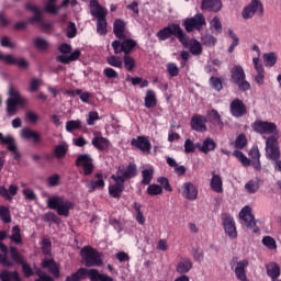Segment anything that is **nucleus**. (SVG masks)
Returning a JSON list of instances; mask_svg holds the SVG:
<instances>
[{"instance_id": "f3484780", "label": "nucleus", "mask_w": 281, "mask_h": 281, "mask_svg": "<svg viewBox=\"0 0 281 281\" xmlns=\"http://www.w3.org/2000/svg\"><path fill=\"white\" fill-rule=\"evenodd\" d=\"M131 146L138 148V150H140V153H145V155H150V150L153 149V145L146 136H138L137 138H133L131 140Z\"/></svg>"}, {"instance_id": "052dcab7", "label": "nucleus", "mask_w": 281, "mask_h": 281, "mask_svg": "<svg viewBox=\"0 0 281 281\" xmlns=\"http://www.w3.org/2000/svg\"><path fill=\"white\" fill-rule=\"evenodd\" d=\"M262 245L268 249H278V245L276 244V239L271 236H265L262 238Z\"/></svg>"}, {"instance_id": "2eb2a0df", "label": "nucleus", "mask_w": 281, "mask_h": 281, "mask_svg": "<svg viewBox=\"0 0 281 281\" xmlns=\"http://www.w3.org/2000/svg\"><path fill=\"white\" fill-rule=\"evenodd\" d=\"M25 8L26 10H29V12H33L34 14V16L29 19V23H40L42 27H44V30L52 29V24L45 23V21H43V11H41V9L37 5L32 3H26Z\"/></svg>"}, {"instance_id": "13d9d810", "label": "nucleus", "mask_w": 281, "mask_h": 281, "mask_svg": "<svg viewBox=\"0 0 281 281\" xmlns=\"http://www.w3.org/2000/svg\"><path fill=\"white\" fill-rule=\"evenodd\" d=\"M210 85L215 91H223V81L218 77H211Z\"/></svg>"}, {"instance_id": "72a5a7b5", "label": "nucleus", "mask_w": 281, "mask_h": 281, "mask_svg": "<svg viewBox=\"0 0 281 281\" xmlns=\"http://www.w3.org/2000/svg\"><path fill=\"white\" fill-rule=\"evenodd\" d=\"M91 144L94 148H97V150H108L109 146H111L109 138L103 136H95L92 138Z\"/></svg>"}, {"instance_id": "f704fd0d", "label": "nucleus", "mask_w": 281, "mask_h": 281, "mask_svg": "<svg viewBox=\"0 0 281 281\" xmlns=\"http://www.w3.org/2000/svg\"><path fill=\"white\" fill-rule=\"evenodd\" d=\"M80 56H82V52H80V49H76L75 52H72L70 54V56H66V55L57 56V60H58V63H61L63 65H69L70 63L78 60V58H80Z\"/></svg>"}, {"instance_id": "6e6552de", "label": "nucleus", "mask_w": 281, "mask_h": 281, "mask_svg": "<svg viewBox=\"0 0 281 281\" xmlns=\"http://www.w3.org/2000/svg\"><path fill=\"white\" fill-rule=\"evenodd\" d=\"M247 76L245 75V69H243V66H233L231 69V80L234 82V85H237L239 91H249L251 89V83L245 80Z\"/></svg>"}, {"instance_id": "6ab92c4d", "label": "nucleus", "mask_w": 281, "mask_h": 281, "mask_svg": "<svg viewBox=\"0 0 281 281\" xmlns=\"http://www.w3.org/2000/svg\"><path fill=\"white\" fill-rule=\"evenodd\" d=\"M104 186H106L104 175L102 172H98L86 187L88 188V192H95V190H104Z\"/></svg>"}, {"instance_id": "4be33fe9", "label": "nucleus", "mask_w": 281, "mask_h": 281, "mask_svg": "<svg viewBox=\"0 0 281 281\" xmlns=\"http://www.w3.org/2000/svg\"><path fill=\"white\" fill-rule=\"evenodd\" d=\"M89 8L90 14L91 16H94V19H106V11L98 0H91Z\"/></svg>"}, {"instance_id": "b1692460", "label": "nucleus", "mask_w": 281, "mask_h": 281, "mask_svg": "<svg viewBox=\"0 0 281 281\" xmlns=\"http://www.w3.org/2000/svg\"><path fill=\"white\" fill-rule=\"evenodd\" d=\"M21 137L22 139H26L30 142V139H33V144H41L43 138L41 137V133L30 128V127H24L21 131Z\"/></svg>"}, {"instance_id": "4468645a", "label": "nucleus", "mask_w": 281, "mask_h": 281, "mask_svg": "<svg viewBox=\"0 0 281 281\" xmlns=\"http://www.w3.org/2000/svg\"><path fill=\"white\" fill-rule=\"evenodd\" d=\"M221 220L226 236L237 238L238 232H236V222L234 221V217L228 213H222Z\"/></svg>"}, {"instance_id": "37998d69", "label": "nucleus", "mask_w": 281, "mask_h": 281, "mask_svg": "<svg viewBox=\"0 0 281 281\" xmlns=\"http://www.w3.org/2000/svg\"><path fill=\"white\" fill-rule=\"evenodd\" d=\"M0 221L8 225V223H12V215L10 214V209L8 206H0Z\"/></svg>"}, {"instance_id": "39448f33", "label": "nucleus", "mask_w": 281, "mask_h": 281, "mask_svg": "<svg viewBox=\"0 0 281 281\" xmlns=\"http://www.w3.org/2000/svg\"><path fill=\"white\" fill-rule=\"evenodd\" d=\"M9 95L10 98L7 99V113L10 117L12 115H16V108L18 106H27V99L21 95V92L14 88V86H9Z\"/></svg>"}, {"instance_id": "bf43d9fd", "label": "nucleus", "mask_w": 281, "mask_h": 281, "mask_svg": "<svg viewBox=\"0 0 281 281\" xmlns=\"http://www.w3.org/2000/svg\"><path fill=\"white\" fill-rule=\"evenodd\" d=\"M190 53L193 54V56H201V54H203V47L199 41L195 40L190 46Z\"/></svg>"}, {"instance_id": "774afa93", "label": "nucleus", "mask_w": 281, "mask_h": 281, "mask_svg": "<svg viewBox=\"0 0 281 281\" xmlns=\"http://www.w3.org/2000/svg\"><path fill=\"white\" fill-rule=\"evenodd\" d=\"M44 221L45 223H58L60 218L58 217V215H56V213L48 212L44 214Z\"/></svg>"}, {"instance_id": "a878e982", "label": "nucleus", "mask_w": 281, "mask_h": 281, "mask_svg": "<svg viewBox=\"0 0 281 281\" xmlns=\"http://www.w3.org/2000/svg\"><path fill=\"white\" fill-rule=\"evenodd\" d=\"M182 196L188 199V201H196V196H199V190L192 182H186L183 184Z\"/></svg>"}, {"instance_id": "a18cd8bd", "label": "nucleus", "mask_w": 281, "mask_h": 281, "mask_svg": "<svg viewBox=\"0 0 281 281\" xmlns=\"http://www.w3.org/2000/svg\"><path fill=\"white\" fill-rule=\"evenodd\" d=\"M153 177H155L154 169H144L142 171V183L143 186H150V181H153Z\"/></svg>"}, {"instance_id": "412c9836", "label": "nucleus", "mask_w": 281, "mask_h": 281, "mask_svg": "<svg viewBox=\"0 0 281 281\" xmlns=\"http://www.w3.org/2000/svg\"><path fill=\"white\" fill-rule=\"evenodd\" d=\"M0 60H4L7 65H16L21 69H27L30 67V64L24 58H14L12 55H3L1 52Z\"/></svg>"}, {"instance_id": "393cba45", "label": "nucleus", "mask_w": 281, "mask_h": 281, "mask_svg": "<svg viewBox=\"0 0 281 281\" xmlns=\"http://www.w3.org/2000/svg\"><path fill=\"white\" fill-rule=\"evenodd\" d=\"M126 22L122 19H116L113 23V34L119 38V41H124L126 38Z\"/></svg>"}, {"instance_id": "c03bdc74", "label": "nucleus", "mask_w": 281, "mask_h": 281, "mask_svg": "<svg viewBox=\"0 0 281 281\" xmlns=\"http://www.w3.org/2000/svg\"><path fill=\"white\" fill-rule=\"evenodd\" d=\"M276 63H278V56H276V53L263 54V64L266 67H274Z\"/></svg>"}, {"instance_id": "aec40b11", "label": "nucleus", "mask_w": 281, "mask_h": 281, "mask_svg": "<svg viewBox=\"0 0 281 281\" xmlns=\"http://www.w3.org/2000/svg\"><path fill=\"white\" fill-rule=\"evenodd\" d=\"M207 119L203 115L195 114L191 119V128L198 133H205L207 131Z\"/></svg>"}, {"instance_id": "0e129e2a", "label": "nucleus", "mask_w": 281, "mask_h": 281, "mask_svg": "<svg viewBox=\"0 0 281 281\" xmlns=\"http://www.w3.org/2000/svg\"><path fill=\"white\" fill-rule=\"evenodd\" d=\"M20 265L22 266V272L24 278H32V276H34V270H32L30 263L22 261V263Z\"/></svg>"}, {"instance_id": "cd10ccee", "label": "nucleus", "mask_w": 281, "mask_h": 281, "mask_svg": "<svg viewBox=\"0 0 281 281\" xmlns=\"http://www.w3.org/2000/svg\"><path fill=\"white\" fill-rule=\"evenodd\" d=\"M42 269H48L54 278H60V267L54 259H44L42 261Z\"/></svg>"}, {"instance_id": "0eeeda50", "label": "nucleus", "mask_w": 281, "mask_h": 281, "mask_svg": "<svg viewBox=\"0 0 281 281\" xmlns=\"http://www.w3.org/2000/svg\"><path fill=\"white\" fill-rule=\"evenodd\" d=\"M251 128L259 135H270L268 137H276L277 142L280 139V131L278 130V125L273 122L255 121L251 124Z\"/></svg>"}, {"instance_id": "7ed1b4c3", "label": "nucleus", "mask_w": 281, "mask_h": 281, "mask_svg": "<svg viewBox=\"0 0 281 281\" xmlns=\"http://www.w3.org/2000/svg\"><path fill=\"white\" fill-rule=\"evenodd\" d=\"M263 139H266V159L274 161V170L281 172V151L278 138L276 136H272L263 137Z\"/></svg>"}, {"instance_id": "79ce46f5", "label": "nucleus", "mask_w": 281, "mask_h": 281, "mask_svg": "<svg viewBox=\"0 0 281 281\" xmlns=\"http://www.w3.org/2000/svg\"><path fill=\"white\" fill-rule=\"evenodd\" d=\"M82 128V121L80 120H70L66 122L67 133H74V131H80Z\"/></svg>"}, {"instance_id": "6e6d98bb", "label": "nucleus", "mask_w": 281, "mask_h": 281, "mask_svg": "<svg viewBox=\"0 0 281 281\" xmlns=\"http://www.w3.org/2000/svg\"><path fill=\"white\" fill-rule=\"evenodd\" d=\"M147 194L149 196H159V194H164V189L159 184H149L147 188Z\"/></svg>"}, {"instance_id": "f03ea898", "label": "nucleus", "mask_w": 281, "mask_h": 281, "mask_svg": "<svg viewBox=\"0 0 281 281\" xmlns=\"http://www.w3.org/2000/svg\"><path fill=\"white\" fill-rule=\"evenodd\" d=\"M156 36L158 41H168V38H171L172 36H175L176 38H178L181 45H188V34L183 32V29H181V25L177 23L169 24L164 29L159 30L156 33Z\"/></svg>"}, {"instance_id": "2f4dec72", "label": "nucleus", "mask_w": 281, "mask_h": 281, "mask_svg": "<svg viewBox=\"0 0 281 281\" xmlns=\"http://www.w3.org/2000/svg\"><path fill=\"white\" fill-rule=\"evenodd\" d=\"M0 144L7 145V150H9V153H16L19 149L14 137L10 135L3 136V133H0Z\"/></svg>"}, {"instance_id": "e2e57ef3", "label": "nucleus", "mask_w": 281, "mask_h": 281, "mask_svg": "<svg viewBox=\"0 0 281 281\" xmlns=\"http://www.w3.org/2000/svg\"><path fill=\"white\" fill-rule=\"evenodd\" d=\"M167 71L171 78H177V76H179V66H177L175 63H168Z\"/></svg>"}, {"instance_id": "603ef678", "label": "nucleus", "mask_w": 281, "mask_h": 281, "mask_svg": "<svg viewBox=\"0 0 281 281\" xmlns=\"http://www.w3.org/2000/svg\"><path fill=\"white\" fill-rule=\"evenodd\" d=\"M245 190L248 194H256L260 190V183L256 180H250L245 184Z\"/></svg>"}, {"instance_id": "49530a36", "label": "nucleus", "mask_w": 281, "mask_h": 281, "mask_svg": "<svg viewBox=\"0 0 281 281\" xmlns=\"http://www.w3.org/2000/svg\"><path fill=\"white\" fill-rule=\"evenodd\" d=\"M9 254H10V258L12 259V261L16 262V265H21V263H23V261H25L23 259V256H21V252H19V249H16V247H14V246L10 247Z\"/></svg>"}, {"instance_id": "e433bc0d", "label": "nucleus", "mask_w": 281, "mask_h": 281, "mask_svg": "<svg viewBox=\"0 0 281 281\" xmlns=\"http://www.w3.org/2000/svg\"><path fill=\"white\" fill-rule=\"evenodd\" d=\"M144 102L146 109H155L157 106V93H155V90L146 91Z\"/></svg>"}, {"instance_id": "ea45409f", "label": "nucleus", "mask_w": 281, "mask_h": 281, "mask_svg": "<svg viewBox=\"0 0 281 281\" xmlns=\"http://www.w3.org/2000/svg\"><path fill=\"white\" fill-rule=\"evenodd\" d=\"M9 238L15 245H23V237L21 236V227L19 225L12 227V234Z\"/></svg>"}, {"instance_id": "ddd939ff", "label": "nucleus", "mask_w": 281, "mask_h": 281, "mask_svg": "<svg viewBox=\"0 0 281 281\" xmlns=\"http://www.w3.org/2000/svg\"><path fill=\"white\" fill-rule=\"evenodd\" d=\"M255 14L262 16L265 14V7L260 0H251L248 5L243 9L241 16L243 19H254Z\"/></svg>"}, {"instance_id": "7c9ffc66", "label": "nucleus", "mask_w": 281, "mask_h": 281, "mask_svg": "<svg viewBox=\"0 0 281 281\" xmlns=\"http://www.w3.org/2000/svg\"><path fill=\"white\" fill-rule=\"evenodd\" d=\"M115 183L109 187V194L112 199H121L122 192H124V182L114 180Z\"/></svg>"}, {"instance_id": "09e8293b", "label": "nucleus", "mask_w": 281, "mask_h": 281, "mask_svg": "<svg viewBox=\"0 0 281 281\" xmlns=\"http://www.w3.org/2000/svg\"><path fill=\"white\" fill-rule=\"evenodd\" d=\"M133 207L136 212L137 224L144 225V223H146V217H144V213H142V204L139 202H134Z\"/></svg>"}, {"instance_id": "c85d7f7f", "label": "nucleus", "mask_w": 281, "mask_h": 281, "mask_svg": "<svg viewBox=\"0 0 281 281\" xmlns=\"http://www.w3.org/2000/svg\"><path fill=\"white\" fill-rule=\"evenodd\" d=\"M201 8L207 12H221L223 2L221 0H202Z\"/></svg>"}, {"instance_id": "f257e3e1", "label": "nucleus", "mask_w": 281, "mask_h": 281, "mask_svg": "<svg viewBox=\"0 0 281 281\" xmlns=\"http://www.w3.org/2000/svg\"><path fill=\"white\" fill-rule=\"evenodd\" d=\"M87 276L90 281H115L113 277L101 273L98 269L79 268L71 276H68L65 281H80L87 280Z\"/></svg>"}, {"instance_id": "58836bf2", "label": "nucleus", "mask_w": 281, "mask_h": 281, "mask_svg": "<svg viewBox=\"0 0 281 281\" xmlns=\"http://www.w3.org/2000/svg\"><path fill=\"white\" fill-rule=\"evenodd\" d=\"M69 150V146L65 145V144H60V145H56L53 149V157H55V159H65V157H67V153Z\"/></svg>"}, {"instance_id": "a211bd4d", "label": "nucleus", "mask_w": 281, "mask_h": 281, "mask_svg": "<svg viewBox=\"0 0 281 281\" xmlns=\"http://www.w3.org/2000/svg\"><path fill=\"white\" fill-rule=\"evenodd\" d=\"M229 111L233 117H244V115H247V106L240 99H234L231 102Z\"/></svg>"}, {"instance_id": "4d7b16f0", "label": "nucleus", "mask_w": 281, "mask_h": 281, "mask_svg": "<svg viewBox=\"0 0 281 281\" xmlns=\"http://www.w3.org/2000/svg\"><path fill=\"white\" fill-rule=\"evenodd\" d=\"M247 146V136L245 134H239L235 140V148L237 150H243Z\"/></svg>"}, {"instance_id": "864d4df0", "label": "nucleus", "mask_w": 281, "mask_h": 281, "mask_svg": "<svg viewBox=\"0 0 281 281\" xmlns=\"http://www.w3.org/2000/svg\"><path fill=\"white\" fill-rule=\"evenodd\" d=\"M228 36H231V38L233 40L232 44L228 47V54H233L234 49H236V47H238V45L240 44V40L238 38V35H236V33H234V31L228 30Z\"/></svg>"}, {"instance_id": "bb28decb", "label": "nucleus", "mask_w": 281, "mask_h": 281, "mask_svg": "<svg viewBox=\"0 0 281 281\" xmlns=\"http://www.w3.org/2000/svg\"><path fill=\"white\" fill-rule=\"evenodd\" d=\"M247 267H249V260L244 259L237 262V266L235 267V276L237 280L240 281H248L247 280Z\"/></svg>"}, {"instance_id": "9d476101", "label": "nucleus", "mask_w": 281, "mask_h": 281, "mask_svg": "<svg viewBox=\"0 0 281 281\" xmlns=\"http://www.w3.org/2000/svg\"><path fill=\"white\" fill-rule=\"evenodd\" d=\"M135 177H137V165L135 162H130L126 168L120 166L116 175H112L111 179H113V181L126 183L128 179H135Z\"/></svg>"}, {"instance_id": "8fccbe9b", "label": "nucleus", "mask_w": 281, "mask_h": 281, "mask_svg": "<svg viewBox=\"0 0 281 281\" xmlns=\"http://www.w3.org/2000/svg\"><path fill=\"white\" fill-rule=\"evenodd\" d=\"M97 32L101 36H106V34H108L106 18H99V19H97Z\"/></svg>"}, {"instance_id": "c756f323", "label": "nucleus", "mask_w": 281, "mask_h": 281, "mask_svg": "<svg viewBox=\"0 0 281 281\" xmlns=\"http://www.w3.org/2000/svg\"><path fill=\"white\" fill-rule=\"evenodd\" d=\"M19 194V187L15 184H11L9 189L3 186H0V196H3L7 201H12V196H16Z\"/></svg>"}, {"instance_id": "3c124183", "label": "nucleus", "mask_w": 281, "mask_h": 281, "mask_svg": "<svg viewBox=\"0 0 281 281\" xmlns=\"http://www.w3.org/2000/svg\"><path fill=\"white\" fill-rule=\"evenodd\" d=\"M108 65L110 67H115L116 69H122L123 60L120 56L111 55L106 58Z\"/></svg>"}, {"instance_id": "de8ad7c7", "label": "nucleus", "mask_w": 281, "mask_h": 281, "mask_svg": "<svg viewBox=\"0 0 281 281\" xmlns=\"http://www.w3.org/2000/svg\"><path fill=\"white\" fill-rule=\"evenodd\" d=\"M234 157L240 161V164L244 166V168H249L251 166V160L245 156V154L240 150H235L233 153Z\"/></svg>"}, {"instance_id": "423d86ee", "label": "nucleus", "mask_w": 281, "mask_h": 281, "mask_svg": "<svg viewBox=\"0 0 281 281\" xmlns=\"http://www.w3.org/2000/svg\"><path fill=\"white\" fill-rule=\"evenodd\" d=\"M80 256L81 265H85V267H102L103 265L102 252L91 246H85L80 250Z\"/></svg>"}, {"instance_id": "20e7f679", "label": "nucleus", "mask_w": 281, "mask_h": 281, "mask_svg": "<svg viewBox=\"0 0 281 281\" xmlns=\"http://www.w3.org/2000/svg\"><path fill=\"white\" fill-rule=\"evenodd\" d=\"M47 207L48 210H55L58 216H65V218H67L69 212L74 210V202L65 200L63 196L54 195L48 198Z\"/></svg>"}, {"instance_id": "680f3d73", "label": "nucleus", "mask_w": 281, "mask_h": 281, "mask_svg": "<svg viewBox=\"0 0 281 281\" xmlns=\"http://www.w3.org/2000/svg\"><path fill=\"white\" fill-rule=\"evenodd\" d=\"M77 34H78V29L76 27V23L69 22L67 26V33H66L67 38H76Z\"/></svg>"}, {"instance_id": "a19ab883", "label": "nucleus", "mask_w": 281, "mask_h": 281, "mask_svg": "<svg viewBox=\"0 0 281 281\" xmlns=\"http://www.w3.org/2000/svg\"><path fill=\"white\" fill-rule=\"evenodd\" d=\"M216 149V142L212 138H206L202 146L200 147L201 153H204V155H207V153H212V150Z\"/></svg>"}, {"instance_id": "338daca9", "label": "nucleus", "mask_w": 281, "mask_h": 281, "mask_svg": "<svg viewBox=\"0 0 281 281\" xmlns=\"http://www.w3.org/2000/svg\"><path fill=\"white\" fill-rule=\"evenodd\" d=\"M209 120L212 122H215V124H223V121H221V114L216 110H211L209 113Z\"/></svg>"}, {"instance_id": "c9c22d12", "label": "nucleus", "mask_w": 281, "mask_h": 281, "mask_svg": "<svg viewBox=\"0 0 281 281\" xmlns=\"http://www.w3.org/2000/svg\"><path fill=\"white\" fill-rule=\"evenodd\" d=\"M267 276L271 278V280H278L280 278V266L277 262H269L266 265Z\"/></svg>"}, {"instance_id": "5701e85b", "label": "nucleus", "mask_w": 281, "mask_h": 281, "mask_svg": "<svg viewBox=\"0 0 281 281\" xmlns=\"http://www.w3.org/2000/svg\"><path fill=\"white\" fill-rule=\"evenodd\" d=\"M192 267H194L192 259L184 257L177 263L176 271L180 276H186V273H190V271H192Z\"/></svg>"}, {"instance_id": "9b49d317", "label": "nucleus", "mask_w": 281, "mask_h": 281, "mask_svg": "<svg viewBox=\"0 0 281 281\" xmlns=\"http://www.w3.org/2000/svg\"><path fill=\"white\" fill-rule=\"evenodd\" d=\"M137 47V41L133 38H124L123 42L119 40L112 42V48L114 49V54H124V56L131 55V52Z\"/></svg>"}, {"instance_id": "f8f14e48", "label": "nucleus", "mask_w": 281, "mask_h": 281, "mask_svg": "<svg viewBox=\"0 0 281 281\" xmlns=\"http://www.w3.org/2000/svg\"><path fill=\"white\" fill-rule=\"evenodd\" d=\"M75 166L77 168H82L83 177L93 175V170L95 169V166L93 165V158H91V155L89 154L79 155L75 161Z\"/></svg>"}, {"instance_id": "5fc2aeb1", "label": "nucleus", "mask_w": 281, "mask_h": 281, "mask_svg": "<svg viewBox=\"0 0 281 281\" xmlns=\"http://www.w3.org/2000/svg\"><path fill=\"white\" fill-rule=\"evenodd\" d=\"M123 65L126 71H133V69L136 67L135 58H133L131 55H124Z\"/></svg>"}, {"instance_id": "4c0bfd02", "label": "nucleus", "mask_w": 281, "mask_h": 281, "mask_svg": "<svg viewBox=\"0 0 281 281\" xmlns=\"http://www.w3.org/2000/svg\"><path fill=\"white\" fill-rule=\"evenodd\" d=\"M1 281H23L18 271L2 270L0 272Z\"/></svg>"}, {"instance_id": "dca6fc26", "label": "nucleus", "mask_w": 281, "mask_h": 281, "mask_svg": "<svg viewBox=\"0 0 281 281\" xmlns=\"http://www.w3.org/2000/svg\"><path fill=\"white\" fill-rule=\"evenodd\" d=\"M239 217L244 221V224L248 229H252L254 234L260 232V228L256 226V218L254 217V214H251V207L244 206L239 213Z\"/></svg>"}, {"instance_id": "473e14b6", "label": "nucleus", "mask_w": 281, "mask_h": 281, "mask_svg": "<svg viewBox=\"0 0 281 281\" xmlns=\"http://www.w3.org/2000/svg\"><path fill=\"white\" fill-rule=\"evenodd\" d=\"M210 186L213 192H216L217 194L223 193V178H221V176L216 175L214 171L212 172Z\"/></svg>"}, {"instance_id": "1a4fd4ad", "label": "nucleus", "mask_w": 281, "mask_h": 281, "mask_svg": "<svg viewBox=\"0 0 281 281\" xmlns=\"http://www.w3.org/2000/svg\"><path fill=\"white\" fill-rule=\"evenodd\" d=\"M205 25H207V22L205 21V15H203V13H196L194 16L187 18L182 22V27H184L186 32L189 34L194 32V30H196V32H203Z\"/></svg>"}, {"instance_id": "69168bd1", "label": "nucleus", "mask_w": 281, "mask_h": 281, "mask_svg": "<svg viewBox=\"0 0 281 281\" xmlns=\"http://www.w3.org/2000/svg\"><path fill=\"white\" fill-rule=\"evenodd\" d=\"M216 41H217L216 37L210 34H206L202 37V43L206 47H214V45H216Z\"/></svg>"}]
</instances>
